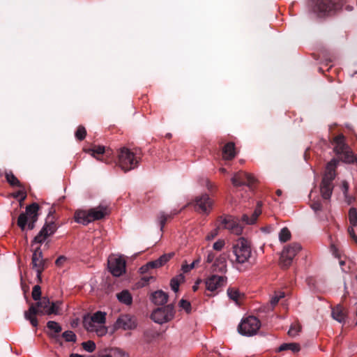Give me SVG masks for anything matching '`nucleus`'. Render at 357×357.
Instances as JSON below:
<instances>
[{
  "instance_id": "obj_1",
  "label": "nucleus",
  "mask_w": 357,
  "mask_h": 357,
  "mask_svg": "<svg viewBox=\"0 0 357 357\" xmlns=\"http://www.w3.org/2000/svg\"><path fill=\"white\" fill-rule=\"evenodd\" d=\"M61 301L50 302L47 297H43L36 305L31 304L27 311L24 312V317L29 320L33 327H37L38 322L36 317L37 314L51 315L60 314Z\"/></svg>"
},
{
  "instance_id": "obj_2",
  "label": "nucleus",
  "mask_w": 357,
  "mask_h": 357,
  "mask_svg": "<svg viewBox=\"0 0 357 357\" xmlns=\"http://www.w3.org/2000/svg\"><path fill=\"white\" fill-rule=\"evenodd\" d=\"M111 213V209L107 205L100 204L98 206L87 210L80 209L75 213V220L77 223L86 222L91 223L94 221L104 220Z\"/></svg>"
},
{
  "instance_id": "obj_3",
  "label": "nucleus",
  "mask_w": 357,
  "mask_h": 357,
  "mask_svg": "<svg viewBox=\"0 0 357 357\" xmlns=\"http://www.w3.org/2000/svg\"><path fill=\"white\" fill-rule=\"evenodd\" d=\"M106 312L97 311L91 315L84 316L83 325L89 332H95L98 336H103L107 333L105 326L106 322Z\"/></svg>"
},
{
  "instance_id": "obj_4",
  "label": "nucleus",
  "mask_w": 357,
  "mask_h": 357,
  "mask_svg": "<svg viewBox=\"0 0 357 357\" xmlns=\"http://www.w3.org/2000/svg\"><path fill=\"white\" fill-rule=\"evenodd\" d=\"M338 160L333 158L326 165L320 184L321 194L324 199H329L331 197L334 187L333 181L336 176L335 169Z\"/></svg>"
},
{
  "instance_id": "obj_5",
  "label": "nucleus",
  "mask_w": 357,
  "mask_h": 357,
  "mask_svg": "<svg viewBox=\"0 0 357 357\" xmlns=\"http://www.w3.org/2000/svg\"><path fill=\"white\" fill-rule=\"evenodd\" d=\"M139 156H138L132 150L122 147L118 152V166L125 172L136 168L139 162Z\"/></svg>"
},
{
  "instance_id": "obj_6",
  "label": "nucleus",
  "mask_w": 357,
  "mask_h": 357,
  "mask_svg": "<svg viewBox=\"0 0 357 357\" xmlns=\"http://www.w3.org/2000/svg\"><path fill=\"white\" fill-rule=\"evenodd\" d=\"M233 253L236 263L243 264L247 262L252 254L250 244L248 241L243 237L239 238L233 245Z\"/></svg>"
},
{
  "instance_id": "obj_7",
  "label": "nucleus",
  "mask_w": 357,
  "mask_h": 357,
  "mask_svg": "<svg viewBox=\"0 0 357 357\" xmlns=\"http://www.w3.org/2000/svg\"><path fill=\"white\" fill-rule=\"evenodd\" d=\"M260 321L255 317L249 316L243 319L238 325V332L244 336H252L260 328Z\"/></svg>"
},
{
  "instance_id": "obj_8",
  "label": "nucleus",
  "mask_w": 357,
  "mask_h": 357,
  "mask_svg": "<svg viewBox=\"0 0 357 357\" xmlns=\"http://www.w3.org/2000/svg\"><path fill=\"white\" fill-rule=\"evenodd\" d=\"M301 249V245L298 243H293L284 246L280 255L281 266L283 268H288Z\"/></svg>"
},
{
  "instance_id": "obj_9",
  "label": "nucleus",
  "mask_w": 357,
  "mask_h": 357,
  "mask_svg": "<svg viewBox=\"0 0 357 357\" xmlns=\"http://www.w3.org/2000/svg\"><path fill=\"white\" fill-rule=\"evenodd\" d=\"M195 211L202 215H208L213 208V201L207 194L197 196L191 204Z\"/></svg>"
},
{
  "instance_id": "obj_10",
  "label": "nucleus",
  "mask_w": 357,
  "mask_h": 357,
  "mask_svg": "<svg viewBox=\"0 0 357 357\" xmlns=\"http://www.w3.org/2000/svg\"><path fill=\"white\" fill-rule=\"evenodd\" d=\"M342 6V2L340 0H317L314 10L319 15H326L340 9Z\"/></svg>"
},
{
  "instance_id": "obj_11",
  "label": "nucleus",
  "mask_w": 357,
  "mask_h": 357,
  "mask_svg": "<svg viewBox=\"0 0 357 357\" xmlns=\"http://www.w3.org/2000/svg\"><path fill=\"white\" fill-rule=\"evenodd\" d=\"M41 209L38 204L35 202L26 206L25 212L19 215L17 223H35L41 213Z\"/></svg>"
},
{
  "instance_id": "obj_12",
  "label": "nucleus",
  "mask_w": 357,
  "mask_h": 357,
  "mask_svg": "<svg viewBox=\"0 0 357 357\" xmlns=\"http://www.w3.org/2000/svg\"><path fill=\"white\" fill-rule=\"evenodd\" d=\"M174 316V307L167 305L163 307H158L151 314V319L158 324H162L171 321Z\"/></svg>"
},
{
  "instance_id": "obj_13",
  "label": "nucleus",
  "mask_w": 357,
  "mask_h": 357,
  "mask_svg": "<svg viewBox=\"0 0 357 357\" xmlns=\"http://www.w3.org/2000/svg\"><path fill=\"white\" fill-rule=\"evenodd\" d=\"M231 181L233 185L235 187L247 185L251 188L256 182L257 179L250 173L239 171L234 174Z\"/></svg>"
},
{
  "instance_id": "obj_14",
  "label": "nucleus",
  "mask_w": 357,
  "mask_h": 357,
  "mask_svg": "<svg viewBox=\"0 0 357 357\" xmlns=\"http://www.w3.org/2000/svg\"><path fill=\"white\" fill-rule=\"evenodd\" d=\"M108 268L114 276L119 277L126 272V261L121 257H109L108 259Z\"/></svg>"
},
{
  "instance_id": "obj_15",
  "label": "nucleus",
  "mask_w": 357,
  "mask_h": 357,
  "mask_svg": "<svg viewBox=\"0 0 357 357\" xmlns=\"http://www.w3.org/2000/svg\"><path fill=\"white\" fill-rule=\"evenodd\" d=\"M136 319L128 314H121L114 323L116 329L133 330L137 327Z\"/></svg>"
},
{
  "instance_id": "obj_16",
  "label": "nucleus",
  "mask_w": 357,
  "mask_h": 357,
  "mask_svg": "<svg viewBox=\"0 0 357 357\" xmlns=\"http://www.w3.org/2000/svg\"><path fill=\"white\" fill-rule=\"evenodd\" d=\"M227 280V278L225 276L213 274L205 280L206 289L211 292H215L220 288L225 286Z\"/></svg>"
},
{
  "instance_id": "obj_17",
  "label": "nucleus",
  "mask_w": 357,
  "mask_h": 357,
  "mask_svg": "<svg viewBox=\"0 0 357 357\" xmlns=\"http://www.w3.org/2000/svg\"><path fill=\"white\" fill-rule=\"evenodd\" d=\"M33 268L36 269L37 277L40 280V275L45 267V260L40 248H36L32 255Z\"/></svg>"
},
{
  "instance_id": "obj_18",
  "label": "nucleus",
  "mask_w": 357,
  "mask_h": 357,
  "mask_svg": "<svg viewBox=\"0 0 357 357\" xmlns=\"http://www.w3.org/2000/svg\"><path fill=\"white\" fill-rule=\"evenodd\" d=\"M85 151L90 153L91 155L96 160L105 162H109V160L105 158L104 155L107 158L112 154L111 150L106 149L104 146H95L92 149H89Z\"/></svg>"
},
{
  "instance_id": "obj_19",
  "label": "nucleus",
  "mask_w": 357,
  "mask_h": 357,
  "mask_svg": "<svg viewBox=\"0 0 357 357\" xmlns=\"http://www.w3.org/2000/svg\"><path fill=\"white\" fill-rule=\"evenodd\" d=\"M332 144L334 146L333 150L337 154H344L345 158L350 154L348 146L345 143V137L340 134L333 138Z\"/></svg>"
},
{
  "instance_id": "obj_20",
  "label": "nucleus",
  "mask_w": 357,
  "mask_h": 357,
  "mask_svg": "<svg viewBox=\"0 0 357 357\" xmlns=\"http://www.w3.org/2000/svg\"><path fill=\"white\" fill-rule=\"evenodd\" d=\"M57 229L56 225H44L40 232L33 238V243H42Z\"/></svg>"
},
{
  "instance_id": "obj_21",
  "label": "nucleus",
  "mask_w": 357,
  "mask_h": 357,
  "mask_svg": "<svg viewBox=\"0 0 357 357\" xmlns=\"http://www.w3.org/2000/svg\"><path fill=\"white\" fill-rule=\"evenodd\" d=\"M331 316L333 319L340 324H343L347 319L346 310L341 305H337L334 307H332Z\"/></svg>"
},
{
  "instance_id": "obj_22",
  "label": "nucleus",
  "mask_w": 357,
  "mask_h": 357,
  "mask_svg": "<svg viewBox=\"0 0 357 357\" xmlns=\"http://www.w3.org/2000/svg\"><path fill=\"white\" fill-rule=\"evenodd\" d=\"M167 294L162 290L156 291L151 295V301L155 305H164L167 302Z\"/></svg>"
},
{
  "instance_id": "obj_23",
  "label": "nucleus",
  "mask_w": 357,
  "mask_h": 357,
  "mask_svg": "<svg viewBox=\"0 0 357 357\" xmlns=\"http://www.w3.org/2000/svg\"><path fill=\"white\" fill-rule=\"evenodd\" d=\"M236 155L235 144L233 142L227 143L222 148V157L225 160H232Z\"/></svg>"
},
{
  "instance_id": "obj_24",
  "label": "nucleus",
  "mask_w": 357,
  "mask_h": 357,
  "mask_svg": "<svg viewBox=\"0 0 357 357\" xmlns=\"http://www.w3.org/2000/svg\"><path fill=\"white\" fill-rule=\"evenodd\" d=\"M229 298L234 301L236 304L239 305L240 300L243 297V294L240 292L236 287H229L227 291Z\"/></svg>"
},
{
  "instance_id": "obj_25",
  "label": "nucleus",
  "mask_w": 357,
  "mask_h": 357,
  "mask_svg": "<svg viewBox=\"0 0 357 357\" xmlns=\"http://www.w3.org/2000/svg\"><path fill=\"white\" fill-rule=\"evenodd\" d=\"M339 188L344 195L345 202L347 204H350L354 200V197L348 194V190L349 188L348 182L344 180L342 181L339 185Z\"/></svg>"
},
{
  "instance_id": "obj_26",
  "label": "nucleus",
  "mask_w": 357,
  "mask_h": 357,
  "mask_svg": "<svg viewBox=\"0 0 357 357\" xmlns=\"http://www.w3.org/2000/svg\"><path fill=\"white\" fill-rule=\"evenodd\" d=\"M116 297L119 302L126 305H130L132 302V297L128 290H123L116 294Z\"/></svg>"
},
{
  "instance_id": "obj_27",
  "label": "nucleus",
  "mask_w": 357,
  "mask_h": 357,
  "mask_svg": "<svg viewBox=\"0 0 357 357\" xmlns=\"http://www.w3.org/2000/svg\"><path fill=\"white\" fill-rule=\"evenodd\" d=\"M261 213V205L258 204L251 217H249L248 215L245 214L242 217V220L245 223H255Z\"/></svg>"
},
{
  "instance_id": "obj_28",
  "label": "nucleus",
  "mask_w": 357,
  "mask_h": 357,
  "mask_svg": "<svg viewBox=\"0 0 357 357\" xmlns=\"http://www.w3.org/2000/svg\"><path fill=\"white\" fill-rule=\"evenodd\" d=\"M213 271L225 273L227 271V262L224 257L218 258L213 264Z\"/></svg>"
},
{
  "instance_id": "obj_29",
  "label": "nucleus",
  "mask_w": 357,
  "mask_h": 357,
  "mask_svg": "<svg viewBox=\"0 0 357 357\" xmlns=\"http://www.w3.org/2000/svg\"><path fill=\"white\" fill-rule=\"evenodd\" d=\"M181 210H174L170 213L160 212L158 215V220L160 223H165L166 222H170L173 220L174 215H177Z\"/></svg>"
},
{
  "instance_id": "obj_30",
  "label": "nucleus",
  "mask_w": 357,
  "mask_h": 357,
  "mask_svg": "<svg viewBox=\"0 0 357 357\" xmlns=\"http://www.w3.org/2000/svg\"><path fill=\"white\" fill-rule=\"evenodd\" d=\"M286 350H291L293 353H297L301 350V346L299 344L295 342L284 343L281 344L278 349V351H282Z\"/></svg>"
},
{
  "instance_id": "obj_31",
  "label": "nucleus",
  "mask_w": 357,
  "mask_h": 357,
  "mask_svg": "<svg viewBox=\"0 0 357 357\" xmlns=\"http://www.w3.org/2000/svg\"><path fill=\"white\" fill-rule=\"evenodd\" d=\"M6 178L7 182L13 187L22 188V185L18 178L11 172L6 174Z\"/></svg>"
},
{
  "instance_id": "obj_32",
  "label": "nucleus",
  "mask_w": 357,
  "mask_h": 357,
  "mask_svg": "<svg viewBox=\"0 0 357 357\" xmlns=\"http://www.w3.org/2000/svg\"><path fill=\"white\" fill-rule=\"evenodd\" d=\"M291 234L287 227H283L279 233V240L281 243H285L291 239Z\"/></svg>"
},
{
  "instance_id": "obj_33",
  "label": "nucleus",
  "mask_w": 357,
  "mask_h": 357,
  "mask_svg": "<svg viewBox=\"0 0 357 357\" xmlns=\"http://www.w3.org/2000/svg\"><path fill=\"white\" fill-rule=\"evenodd\" d=\"M225 228L228 229L231 234L235 235H241L243 233V225H225Z\"/></svg>"
},
{
  "instance_id": "obj_34",
  "label": "nucleus",
  "mask_w": 357,
  "mask_h": 357,
  "mask_svg": "<svg viewBox=\"0 0 357 357\" xmlns=\"http://www.w3.org/2000/svg\"><path fill=\"white\" fill-rule=\"evenodd\" d=\"M21 189L11 194V196L15 199H18L20 202H23L26 198V192L24 186Z\"/></svg>"
},
{
  "instance_id": "obj_35",
  "label": "nucleus",
  "mask_w": 357,
  "mask_h": 357,
  "mask_svg": "<svg viewBox=\"0 0 357 357\" xmlns=\"http://www.w3.org/2000/svg\"><path fill=\"white\" fill-rule=\"evenodd\" d=\"M301 330V326H300V324H298L297 323L293 324L290 326V328L289 329L288 335L290 337H294L299 334Z\"/></svg>"
},
{
  "instance_id": "obj_36",
  "label": "nucleus",
  "mask_w": 357,
  "mask_h": 357,
  "mask_svg": "<svg viewBox=\"0 0 357 357\" xmlns=\"http://www.w3.org/2000/svg\"><path fill=\"white\" fill-rule=\"evenodd\" d=\"M47 327L54 333H59L62 330L61 326L57 322L54 321H49L47 323Z\"/></svg>"
},
{
  "instance_id": "obj_37",
  "label": "nucleus",
  "mask_w": 357,
  "mask_h": 357,
  "mask_svg": "<svg viewBox=\"0 0 357 357\" xmlns=\"http://www.w3.org/2000/svg\"><path fill=\"white\" fill-rule=\"evenodd\" d=\"M62 337L66 342H75L77 340V336L75 333L72 331H66L63 332Z\"/></svg>"
},
{
  "instance_id": "obj_38",
  "label": "nucleus",
  "mask_w": 357,
  "mask_h": 357,
  "mask_svg": "<svg viewBox=\"0 0 357 357\" xmlns=\"http://www.w3.org/2000/svg\"><path fill=\"white\" fill-rule=\"evenodd\" d=\"M285 296L284 292H278L275 293V294L271 297L270 301V304L271 306V308L273 309V307L278 303L279 301L284 298Z\"/></svg>"
},
{
  "instance_id": "obj_39",
  "label": "nucleus",
  "mask_w": 357,
  "mask_h": 357,
  "mask_svg": "<svg viewBox=\"0 0 357 357\" xmlns=\"http://www.w3.org/2000/svg\"><path fill=\"white\" fill-rule=\"evenodd\" d=\"M56 220V218L55 215V209L52 206L49 207V211L46 217L45 223H55Z\"/></svg>"
},
{
  "instance_id": "obj_40",
  "label": "nucleus",
  "mask_w": 357,
  "mask_h": 357,
  "mask_svg": "<svg viewBox=\"0 0 357 357\" xmlns=\"http://www.w3.org/2000/svg\"><path fill=\"white\" fill-rule=\"evenodd\" d=\"M86 135V130L83 126H79L77 131L75 132V137L79 140H83Z\"/></svg>"
},
{
  "instance_id": "obj_41",
  "label": "nucleus",
  "mask_w": 357,
  "mask_h": 357,
  "mask_svg": "<svg viewBox=\"0 0 357 357\" xmlns=\"http://www.w3.org/2000/svg\"><path fill=\"white\" fill-rule=\"evenodd\" d=\"M82 346L85 351L89 353L94 351L96 349V344L91 340L82 342Z\"/></svg>"
},
{
  "instance_id": "obj_42",
  "label": "nucleus",
  "mask_w": 357,
  "mask_h": 357,
  "mask_svg": "<svg viewBox=\"0 0 357 357\" xmlns=\"http://www.w3.org/2000/svg\"><path fill=\"white\" fill-rule=\"evenodd\" d=\"M199 262L200 259H197L194 260L190 264H183L181 269L183 273H188L193 269Z\"/></svg>"
},
{
  "instance_id": "obj_43",
  "label": "nucleus",
  "mask_w": 357,
  "mask_h": 357,
  "mask_svg": "<svg viewBox=\"0 0 357 357\" xmlns=\"http://www.w3.org/2000/svg\"><path fill=\"white\" fill-rule=\"evenodd\" d=\"M32 298L34 301H36L37 302L39 301L41 298V289L39 285H35L32 290Z\"/></svg>"
},
{
  "instance_id": "obj_44",
  "label": "nucleus",
  "mask_w": 357,
  "mask_h": 357,
  "mask_svg": "<svg viewBox=\"0 0 357 357\" xmlns=\"http://www.w3.org/2000/svg\"><path fill=\"white\" fill-rule=\"evenodd\" d=\"M349 236L357 243V224L351 225L347 229Z\"/></svg>"
},
{
  "instance_id": "obj_45",
  "label": "nucleus",
  "mask_w": 357,
  "mask_h": 357,
  "mask_svg": "<svg viewBox=\"0 0 357 357\" xmlns=\"http://www.w3.org/2000/svg\"><path fill=\"white\" fill-rule=\"evenodd\" d=\"M238 220L231 215H225L220 217V223H237Z\"/></svg>"
},
{
  "instance_id": "obj_46",
  "label": "nucleus",
  "mask_w": 357,
  "mask_h": 357,
  "mask_svg": "<svg viewBox=\"0 0 357 357\" xmlns=\"http://www.w3.org/2000/svg\"><path fill=\"white\" fill-rule=\"evenodd\" d=\"M348 216L350 223H357V211L355 208L349 209Z\"/></svg>"
},
{
  "instance_id": "obj_47",
  "label": "nucleus",
  "mask_w": 357,
  "mask_h": 357,
  "mask_svg": "<svg viewBox=\"0 0 357 357\" xmlns=\"http://www.w3.org/2000/svg\"><path fill=\"white\" fill-rule=\"evenodd\" d=\"M225 245V241L223 239H218L213 245V248L216 251H220Z\"/></svg>"
},
{
  "instance_id": "obj_48",
  "label": "nucleus",
  "mask_w": 357,
  "mask_h": 357,
  "mask_svg": "<svg viewBox=\"0 0 357 357\" xmlns=\"http://www.w3.org/2000/svg\"><path fill=\"white\" fill-rule=\"evenodd\" d=\"M112 357H128V354L123 350L116 348L112 351Z\"/></svg>"
},
{
  "instance_id": "obj_49",
  "label": "nucleus",
  "mask_w": 357,
  "mask_h": 357,
  "mask_svg": "<svg viewBox=\"0 0 357 357\" xmlns=\"http://www.w3.org/2000/svg\"><path fill=\"white\" fill-rule=\"evenodd\" d=\"M179 306L188 312H190L191 310V305L190 302L184 299H181L180 301Z\"/></svg>"
},
{
  "instance_id": "obj_50",
  "label": "nucleus",
  "mask_w": 357,
  "mask_h": 357,
  "mask_svg": "<svg viewBox=\"0 0 357 357\" xmlns=\"http://www.w3.org/2000/svg\"><path fill=\"white\" fill-rule=\"evenodd\" d=\"M170 286H171L172 289L174 292H177L178 291V288H179V280H178V279L176 278H172L171 280V281H170Z\"/></svg>"
},
{
  "instance_id": "obj_51",
  "label": "nucleus",
  "mask_w": 357,
  "mask_h": 357,
  "mask_svg": "<svg viewBox=\"0 0 357 357\" xmlns=\"http://www.w3.org/2000/svg\"><path fill=\"white\" fill-rule=\"evenodd\" d=\"M173 256V254H165L160 256L158 259L161 264L164 266Z\"/></svg>"
},
{
  "instance_id": "obj_52",
  "label": "nucleus",
  "mask_w": 357,
  "mask_h": 357,
  "mask_svg": "<svg viewBox=\"0 0 357 357\" xmlns=\"http://www.w3.org/2000/svg\"><path fill=\"white\" fill-rule=\"evenodd\" d=\"M345 161L348 163L357 164V154L354 155L352 153H350V154L345 158Z\"/></svg>"
},
{
  "instance_id": "obj_53",
  "label": "nucleus",
  "mask_w": 357,
  "mask_h": 357,
  "mask_svg": "<svg viewBox=\"0 0 357 357\" xmlns=\"http://www.w3.org/2000/svg\"><path fill=\"white\" fill-rule=\"evenodd\" d=\"M218 234V229L215 228L211 231L206 236V239L207 241H211L215 238Z\"/></svg>"
},
{
  "instance_id": "obj_54",
  "label": "nucleus",
  "mask_w": 357,
  "mask_h": 357,
  "mask_svg": "<svg viewBox=\"0 0 357 357\" xmlns=\"http://www.w3.org/2000/svg\"><path fill=\"white\" fill-rule=\"evenodd\" d=\"M66 261H67V258H66V257H64V256H60V257H59L56 259V261H55V264H56V265L57 266L61 267V266H62L64 264V263H65Z\"/></svg>"
},
{
  "instance_id": "obj_55",
  "label": "nucleus",
  "mask_w": 357,
  "mask_h": 357,
  "mask_svg": "<svg viewBox=\"0 0 357 357\" xmlns=\"http://www.w3.org/2000/svg\"><path fill=\"white\" fill-rule=\"evenodd\" d=\"M149 266H151V268H157L162 266V265L161 264V262L159 261V259H157L156 260H154V261H149Z\"/></svg>"
},
{
  "instance_id": "obj_56",
  "label": "nucleus",
  "mask_w": 357,
  "mask_h": 357,
  "mask_svg": "<svg viewBox=\"0 0 357 357\" xmlns=\"http://www.w3.org/2000/svg\"><path fill=\"white\" fill-rule=\"evenodd\" d=\"M202 181L206 185V187L208 190L212 191L215 188L213 183H211L207 178L203 179Z\"/></svg>"
},
{
  "instance_id": "obj_57",
  "label": "nucleus",
  "mask_w": 357,
  "mask_h": 357,
  "mask_svg": "<svg viewBox=\"0 0 357 357\" xmlns=\"http://www.w3.org/2000/svg\"><path fill=\"white\" fill-rule=\"evenodd\" d=\"M311 207L314 211L317 212L321 209V204L319 202H315L312 204Z\"/></svg>"
},
{
  "instance_id": "obj_58",
  "label": "nucleus",
  "mask_w": 357,
  "mask_h": 357,
  "mask_svg": "<svg viewBox=\"0 0 357 357\" xmlns=\"http://www.w3.org/2000/svg\"><path fill=\"white\" fill-rule=\"evenodd\" d=\"M214 259L215 254L212 251L208 252L206 258V261L207 263H211L214 260Z\"/></svg>"
},
{
  "instance_id": "obj_59",
  "label": "nucleus",
  "mask_w": 357,
  "mask_h": 357,
  "mask_svg": "<svg viewBox=\"0 0 357 357\" xmlns=\"http://www.w3.org/2000/svg\"><path fill=\"white\" fill-rule=\"evenodd\" d=\"M19 225L20 226L21 229L22 231H24L25 229L31 230L34 227V225Z\"/></svg>"
},
{
  "instance_id": "obj_60",
  "label": "nucleus",
  "mask_w": 357,
  "mask_h": 357,
  "mask_svg": "<svg viewBox=\"0 0 357 357\" xmlns=\"http://www.w3.org/2000/svg\"><path fill=\"white\" fill-rule=\"evenodd\" d=\"M150 268H151V266H149V262H148L146 264H145V265L142 266L140 268V271H141V273H146V272H147Z\"/></svg>"
},
{
  "instance_id": "obj_61",
  "label": "nucleus",
  "mask_w": 357,
  "mask_h": 357,
  "mask_svg": "<svg viewBox=\"0 0 357 357\" xmlns=\"http://www.w3.org/2000/svg\"><path fill=\"white\" fill-rule=\"evenodd\" d=\"M331 252H333V255L335 257H339V255L337 254V248H335V245H332L331 247Z\"/></svg>"
},
{
  "instance_id": "obj_62",
  "label": "nucleus",
  "mask_w": 357,
  "mask_h": 357,
  "mask_svg": "<svg viewBox=\"0 0 357 357\" xmlns=\"http://www.w3.org/2000/svg\"><path fill=\"white\" fill-rule=\"evenodd\" d=\"M200 282H201V280H198L195 283V284H194V285H193V287H192V289H193V291H196L198 289V288H199V284H200Z\"/></svg>"
},
{
  "instance_id": "obj_63",
  "label": "nucleus",
  "mask_w": 357,
  "mask_h": 357,
  "mask_svg": "<svg viewBox=\"0 0 357 357\" xmlns=\"http://www.w3.org/2000/svg\"><path fill=\"white\" fill-rule=\"evenodd\" d=\"M261 230L266 233H269L271 231V229L269 227H264L261 228Z\"/></svg>"
},
{
  "instance_id": "obj_64",
  "label": "nucleus",
  "mask_w": 357,
  "mask_h": 357,
  "mask_svg": "<svg viewBox=\"0 0 357 357\" xmlns=\"http://www.w3.org/2000/svg\"><path fill=\"white\" fill-rule=\"evenodd\" d=\"M70 357H83V356L77 354H73L70 356Z\"/></svg>"
}]
</instances>
